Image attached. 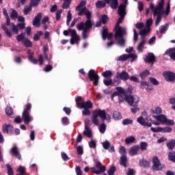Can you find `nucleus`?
Listing matches in <instances>:
<instances>
[{
    "instance_id": "nucleus-46",
    "label": "nucleus",
    "mask_w": 175,
    "mask_h": 175,
    "mask_svg": "<svg viewBox=\"0 0 175 175\" xmlns=\"http://www.w3.org/2000/svg\"><path fill=\"white\" fill-rule=\"evenodd\" d=\"M150 75V71H148V70H146L144 72H142L139 76L141 77V79L142 80H144V79H146V77H147L148 76Z\"/></svg>"
},
{
    "instance_id": "nucleus-49",
    "label": "nucleus",
    "mask_w": 175,
    "mask_h": 175,
    "mask_svg": "<svg viewBox=\"0 0 175 175\" xmlns=\"http://www.w3.org/2000/svg\"><path fill=\"white\" fill-rule=\"evenodd\" d=\"M102 75L103 77L107 79V77H111L113 76V72L110 70H106L103 72Z\"/></svg>"
},
{
    "instance_id": "nucleus-57",
    "label": "nucleus",
    "mask_w": 175,
    "mask_h": 175,
    "mask_svg": "<svg viewBox=\"0 0 175 175\" xmlns=\"http://www.w3.org/2000/svg\"><path fill=\"white\" fill-rule=\"evenodd\" d=\"M119 152L122 156L126 155V149L124 146H121L119 149Z\"/></svg>"
},
{
    "instance_id": "nucleus-60",
    "label": "nucleus",
    "mask_w": 175,
    "mask_h": 175,
    "mask_svg": "<svg viewBox=\"0 0 175 175\" xmlns=\"http://www.w3.org/2000/svg\"><path fill=\"white\" fill-rule=\"evenodd\" d=\"M103 147L105 148V150H109L110 147V142L109 141H105L103 144Z\"/></svg>"
},
{
    "instance_id": "nucleus-1",
    "label": "nucleus",
    "mask_w": 175,
    "mask_h": 175,
    "mask_svg": "<svg viewBox=\"0 0 175 175\" xmlns=\"http://www.w3.org/2000/svg\"><path fill=\"white\" fill-rule=\"evenodd\" d=\"M126 5H128V1L126 0L123 4H120L118 7V13L120 16V18L118 21L117 25L115 27V38L117 41L118 46H124L125 44V38L124 36L126 35V29L124 27H120L121 23H122V20L125 17V9H126Z\"/></svg>"
},
{
    "instance_id": "nucleus-19",
    "label": "nucleus",
    "mask_w": 175,
    "mask_h": 175,
    "mask_svg": "<svg viewBox=\"0 0 175 175\" xmlns=\"http://www.w3.org/2000/svg\"><path fill=\"white\" fill-rule=\"evenodd\" d=\"M117 79H120V80H123L124 81H126V80H129V75L126 71H122V72H118Z\"/></svg>"
},
{
    "instance_id": "nucleus-30",
    "label": "nucleus",
    "mask_w": 175,
    "mask_h": 175,
    "mask_svg": "<svg viewBox=\"0 0 175 175\" xmlns=\"http://www.w3.org/2000/svg\"><path fill=\"white\" fill-rule=\"evenodd\" d=\"M1 29H3V31H4L6 36H8V38H12V31H10L9 29H8L6 28V25L5 24H1Z\"/></svg>"
},
{
    "instance_id": "nucleus-44",
    "label": "nucleus",
    "mask_w": 175,
    "mask_h": 175,
    "mask_svg": "<svg viewBox=\"0 0 175 175\" xmlns=\"http://www.w3.org/2000/svg\"><path fill=\"white\" fill-rule=\"evenodd\" d=\"M167 27H169V25L167 23H166L163 25H161L159 27V32L161 33H165V32H166V31H167Z\"/></svg>"
},
{
    "instance_id": "nucleus-17",
    "label": "nucleus",
    "mask_w": 175,
    "mask_h": 175,
    "mask_svg": "<svg viewBox=\"0 0 175 175\" xmlns=\"http://www.w3.org/2000/svg\"><path fill=\"white\" fill-rule=\"evenodd\" d=\"M10 152L12 156L16 157L17 159L21 161V154H20V150H18V148H17V146L11 148Z\"/></svg>"
},
{
    "instance_id": "nucleus-39",
    "label": "nucleus",
    "mask_w": 175,
    "mask_h": 175,
    "mask_svg": "<svg viewBox=\"0 0 175 175\" xmlns=\"http://www.w3.org/2000/svg\"><path fill=\"white\" fill-rule=\"evenodd\" d=\"M126 162H127L126 155L121 156L120 165L122 166H124V167H126Z\"/></svg>"
},
{
    "instance_id": "nucleus-36",
    "label": "nucleus",
    "mask_w": 175,
    "mask_h": 175,
    "mask_svg": "<svg viewBox=\"0 0 175 175\" xmlns=\"http://www.w3.org/2000/svg\"><path fill=\"white\" fill-rule=\"evenodd\" d=\"M112 118L116 120H121V118H122V116L119 111H116L113 113Z\"/></svg>"
},
{
    "instance_id": "nucleus-4",
    "label": "nucleus",
    "mask_w": 175,
    "mask_h": 175,
    "mask_svg": "<svg viewBox=\"0 0 175 175\" xmlns=\"http://www.w3.org/2000/svg\"><path fill=\"white\" fill-rule=\"evenodd\" d=\"M85 5H87V1H85V0L81 1L79 5L76 7V10L77 12H79L78 16H83V14H85L87 19L89 20L91 19L92 14L87 10V8L84 7Z\"/></svg>"
},
{
    "instance_id": "nucleus-53",
    "label": "nucleus",
    "mask_w": 175,
    "mask_h": 175,
    "mask_svg": "<svg viewBox=\"0 0 175 175\" xmlns=\"http://www.w3.org/2000/svg\"><path fill=\"white\" fill-rule=\"evenodd\" d=\"M70 21H72V12L68 11L67 14L66 25H69V24H70Z\"/></svg>"
},
{
    "instance_id": "nucleus-45",
    "label": "nucleus",
    "mask_w": 175,
    "mask_h": 175,
    "mask_svg": "<svg viewBox=\"0 0 175 175\" xmlns=\"http://www.w3.org/2000/svg\"><path fill=\"white\" fill-rule=\"evenodd\" d=\"M23 44H24V46H25V47H31L32 46V42H31V40H29L27 38L23 40Z\"/></svg>"
},
{
    "instance_id": "nucleus-35",
    "label": "nucleus",
    "mask_w": 175,
    "mask_h": 175,
    "mask_svg": "<svg viewBox=\"0 0 175 175\" xmlns=\"http://www.w3.org/2000/svg\"><path fill=\"white\" fill-rule=\"evenodd\" d=\"M167 147L168 150H174L175 147V140L170 139V142L167 143Z\"/></svg>"
},
{
    "instance_id": "nucleus-14",
    "label": "nucleus",
    "mask_w": 175,
    "mask_h": 175,
    "mask_svg": "<svg viewBox=\"0 0 175 175\" xmlns=\"http://www.w3.org/2000/svg\"><path fill=\"white\" fill-rule=\"evenodd\" d=\"M88 76L91 81H93L94 85H98V83L99 82V75L95 74V70H90Z\"/></svg>"
},
{
    "instance_id": "nucleus-23",
    "label": "nucleus",
    "mask_w": 175,
    "mask_h": 175,
    "mask_svg": "<svg viewBox=\"0 0 175 175\" xmlns=\"http://www.w3.org/2000/svg\"><path fill=\"white\" fill-rule=\"evenodd\" d=\"M152 117L154 118V120H157L160 124H164L166 121V116L163 114H161L159 116L153 115Z\"/></svg>"
},
{
    "instance_id": "nucleus-52",
    "label": "nucleus",
    "mask_w": 175,
    "mask_h": 175,
    "mask_svg": "<svg viewBox=\"0 0 175 175\" xmlns=\"http://www.w3.org/2000/svg\"><path fill=\"white\" fill-rule=\"evenodd\" d=\"M98 129H99L100 133H104L105 132H106V124L105 123H102L99 126Z\"/></svg>"
},
{
    "instance_id": "nucleus-56",
    "label": "nucleus",
    "mask_w": 175,
    "mask_h": 175,
    "mask_svg": "<svg viewBox=\"0 0 175 175\" xmlns=\"http://www.w3.org/2000/svg\"><path fill=\"white\" fill-rule=\"evenodd\" d=\"M5 113L8 116H13V109L10 107H7L5 109Z\"/></svg>"
},
{
    "instance_id": "nucleus-27",
    "label": "nucleus",
    "mask_w": 175,
    "mask_h": 175,
    "mask_svg": "<svg viewBox=\"0 0 175 175\" xmlns=\"http://www.w3.org/2000/svg\"><path fill=\"white\" fill-rule=\"evenodd\" d=\"M83 134L88 137H92V131L88 127L87 122H85V131H83Z\"/></svg>"
},
{
    "instance_id": "nucleus-24",
    "label": "nucleus",
    "mask_w": 175,
    "mask_h": 175,
    "mask_svg": "<svg viewBox=\"0 0 175 175\" xmlns=\"http://www.w3.org/2000/svg\"><path fill=\"white\" fill-rule=\"evenodd\" d=\"M102 38L104 40H106V39H111L113 38V33H108V29L106 28L103 29L102 32Z\"/></svg>"
},
{
    "instance_id": "nucleus-34",
    "label": "nucleus",
    "mask_w": 175,
    "mask_h": 175,
    "mask_svg": "<svg viewBox=\"0 0 175 175\" xmlns=\"http://www.w3.org/2000/svg\"><path fill=\"white\" fill-rule=\"evenodd\" d=\"M42 51L44 53V57L46 61H50V59L49 58V55L47 54V51H49V46H44Z\"/></svg>"
},
{
    "instance_id": "nucleus-48",
    "label": "nucleus",
    "mask_w": 175,
    "mask_h": 175,
    "mask_svg": "<svg viewBox=\"0 0 175 175\" xmlns=\"http://www.w3.org/2000/svg\"><path fill=\"white\" fill-rule=\"evenodd\" d=\"M11 28L13 33H15V35L18 34V27L17 25H14V23H11Z\"/></svg>"
},
{
    "instance_id": "nucleus-3",
    "label": "nucleus",
    "mask_w": 175,
    "mask_h": 175,
    "mask_svg": "<svg viewBox=\"0 0 175 175\" xmlns=\"http://www.w3.org/2000/svg\"><path fill=\"white\" fill-rule=\"evenodd\" d=\"M77 28L78 31H83L82 37L83 39H87L88 38V35H87V32H88V29L92 28V22H91V19H88L85 23L81 22L77 25Z\"/></svg>"
},
{
    "instance_id": "nucleus-31",
    "label": "nucleus",
    "mask_w": 175,
    "mask_h": 175,
    "mask_svg": "<svg viewBox=\"0 0 175 175\" xmlns=\"http://www.w3.org/2000/svg\"><path fill=\"white\" fill-rule=\"evenodd\" d=\"M151 113L159 116V114H162V109L159 107H156L151 109Z\"/></svg>"
},
{
    "instance_id": "nucleus-55",
    "label": "nucleus",
    "mask_w": 175,
    "mask_h": 175,
    "mask_svg": "<svg viewBox=\"0 0 175 175\" xmlns=\"http://www.w3.org/2000/svg\"><path fill=\"white\" fill-rule=\"evenodd\" d=\"M164 124H165V125H169L170 126H172V125H174V120L167 119V118H166L165 122Z\"/></svg>"
},
{
    "instance_id": "nucleus-18",
    "label": "nucleus",
    "mask_w": 175,
    "mask_h": 175,
    "mask_svg": "<svg viewBox=\"0 0 175 175\" xmlns=\"http://www.w3.org/2000/svg\"><path fill=\"white\" fill-rule=\"evenodd\" d=\"M139 151L140 146L139 145H135L130 148L129 154L131 157H135V155H137V154H139Z\"/></svg>"
},
{
    "instance_id": "nucleus-11",
    "label": "nucleus",
    "mask_w": 175,
    "mask_h": 175,
    "mask_svg": "<svg viewBox=\"0 0 175 175\" xmlns=\"http://www.w3.org/2000/svg\"><path fill=\"white\" fill-rule=\"evenodd\" d=\"M163 76L166 81H169L170 83H174L175 82V73L166 70L163 72Z\"/></svg>"
},
{
    "instance_id": "nucleus-42",
    "label": "nucleus",
    "mask_w": 175,
    "mask_h": 175,
    "mask_svg": "<svg viewBox=\"0 0 175 175\" xmlns=\"http://www.w3.org/2000/svg\"><path fill=\"white\" fill-rule=\"evenodd\" d=\"M147 147H148V143L142 142L140 143L139 150H142V151H146V150H147Z\"/></svg>"
},
{
    "instance_id": "nucleus-2",
    "label": "nucleus",
    "mask_w": 175,
    "mask_h": 175,
    "mask_svg": "<svg viewBox=\"0 0 175 175\" xmlns=\"http://www.w3.org/2000/svg\"><path fill=\"white\" fill-rule=\"evenodd\" d=\"M163 6H165V0H161L157 6H155L152 3H151L150 5V8L152 11L154 16H157L155 22L156 27H158V25H159L161 21H162V17H163V14L165 13Z\"/></svg>"
},
{
    "instance_id": "nucleus-8",
    "label": "nucleus",
    "mask_w": 175,
    "mask_h": 175,
    "mask_svg": "<svg viewBox=\"0 0 175 175\" xmlns=\"http://www.w3.org/2000/svg\"><path fill=\"white\" fill-rule=\"evenodd\" d=\"M99 117L100 118H102V117H103V113H102V111H100V109L94 110L92 117V122L94 124V125H99Z\"/></svg>"
},
{
    "instance_id": "nucleus-59",
    "label": "nucleus",
    "mask_w": 175,
    "mask_h": 175,
    "mask_svg": "<svg viewBox=\"0 0 175 175\" xmlns=\"http://www.w3.org/2000/svg\"><path fill=\"white\" fill-rule=\"evenodd\" d=\"M120 85V79L118 78H117L116 79H113L112 81V83L111 84V85H113V87H117V85Z\"/></svg>"
},
{
    "instance_id": "nucleus-7",
    "label": "nucleus",
    "mask_w": 175,
    "mask_h": 175,
    "mask_svg": "<svg viewBox=\"0 0 175 175\" xmlns=\"http://www.w3.org/2000/svg\"><path fill=\"white\" fill-rule=\"evenodd\" d=\"M92 173H95V174H100L101 173H105L106 172V167L102 165V163L100 161L96 162V166L93 167L90 169Z\"/></svg>"
},
{
    "instance_id": "nucleus-43",
    "label": "nucleus",
    "mask_w": 175,
    "mask_h": 175,
    "mask_svg": "<svg viewBox=\"0 0 175 175\" xmlns=\"http://www.w3.org/2000/svg\"><path fill=\"white\" fill-rule=\"evenodd\" d=\"M168 159L175 163V151L172 150L168 154Z\"/></svg>"
},
{
    "instance_id": "nucleus-54",
    "label": "nucleus",
    "mask_w": 175,
    "mask_h": 175,
    "mask_svg": "<svg viewBox=\"0 0 175 175\" xmlns=\"http://www.w3.org/2000/svg\"><path fill=\"white\" fill-rule=\"evenodd\" d=\"M149 80L153 85H159V81L157 80V79L153 78V77H149Z\"/></svg>"
},
{
    "instance_id": "nucleus-40",
    "label": "nucleus",
    "mask_w": 175,
    "mask_h": 175,
    "mask_svg": "<svg viewBox=\"0 0 175 175\" xmlns=\"http://www.w3.org/2000/svg\"><path fill=\"white\" fill-rule=\"evenodd\" d=\"M139 166H142V167H145L146 169L150 167V163L146 160H141L139 161Z\"/></svg>"
},
{
    "instance_id": "nucleus-64",
    "label": "nucleus",
    "mask_w": 175,
    "mask_h": 175,
    "mask_svg": "<svg viewBox=\"0 0 175 175\" xmlns=\"http://www.w3.org/2000/svg\"><path fill=\"white\" fill-rule=\"evenodd\" d=\"M70 2L71 1H64V3H63L62 5L63 9H68V8H69V6L70 5Z\"/></svg>"
},
{
    "instance_id": "nucleus-6",
    "label": "nucleus",
    "mask_w": 175,
    "mask_h": 175,
    "mask_svg": "<svg viewBox=\"0 0 175 175\" xmlns=\"http://www.w3.org/2000/svg\"><path fill=\"white\" fill-rule=\"evenodd\" d=\"M124 100L128 103L129 106L133 107H136L139 106V102H140V99L137 96H127L124 97Z\"/></svg>"
},
{
    "instance_id": "nucleus-32",
    "label": "nucleus",
    "mask_w": 175,
    "mask_h": 175,
    "mask_svg": "<svg viewBox=\"0 0 175 175\" xmlns=\"http://www.w3.org/2000/svg\"><path fill=\"white\" fill-rule=\"evenodd\" d=\"M100 111L103 114V116L101 117L102 120H106V121H110L111 120V116L106 113V111L100 109Z\"/></svg>"
},
{
    "instance_id": "nucleus-29",
    "label": "nucleus",
    "mask_w": 175,
    "mask_h": 175,
    "mask_svg": "<svg viewBox=\"0 0 175 175\" xmlns=\"http://www.w3.org/2000/svg\"><path fill=\"white\" fill-rule=\"evenodd\" d=\"M13 131V126L10 124H3V133H10Z\"/></svg>"
},
{
    "instance_id": "nucleus-47",
    "label": "nucleus",
    "mask_w": 175,
    "mask_h": 175,
    "mask_svg": "<svg viewBox=\"0 0 175 175\" xmlns=\"http://www.w3.org/2000/svg\"><path fill=\"white\" fill-rule=\"evenodd\" d=\"M172 131H173L172 127H167V126L161 127L162 133H171Z\"/></svg>"
},
{
    "instance_id": "nucleus-9",
    "label": "nucleus",
    "mask_w": 175,
    "mask_h": 175,
    "mask_svg": "<svg viewBox=\"0 0 175 175\" xmlns=\"http://www.w3.org/2000/svg\"><path fill=\"white\" fill-rule=\"evenodd\" d=\"M151 25H152V18H149L146 21V26L144 29L140 30L139 33V35H141V36H147V35H148V33H150V30L151 29L150 28Z\"/></svg>"
},
{
    "instance_id": "nucleus-61",
    "label": "nucleus",
    "mask_w": 175,
    "mask_h": 175,
    "mask_svg": "<svg viewBox=\"0 0 175 175\" xmlns=\"http://www.w3.org/2000/svg\"><path fill=\"white\" fill-rule=\"evenodd\" d=\"M150 130L152 132L158 133L161 132L162 133V127H151Z\"/></svg>"
},
{
    "instance_id": "nucleus-50",
    "label": "nucleus",
    "mask_w": 175,
    "mask_h": 175,
    "mask_svg": "<svg viewBox=\"0 0 175 175\" xmlns=\"http://www.w3.org/2000/svg\"><path fill=\"white\" fill-rule=\"evenodd\" d=\"M25 38V34H24V33H21V34L16 36V40L18 42H22V43L23 42V40Z\"/></svg>"
},
{
    "instance_id": "nucleus-63",
    "label": "nucleus",
    "mask_w": 175,
    "mask_h": 175,
    "mask_svg": "<svg viewBox=\"0 0 175 175\" xmlns=\"http://www.w3.org/2000/svg\"><path fill=\"white\" fill-rule=\"evenodd\" d=\"M40 2V0H31L30 5L31 6H38Z\"/></svg>"
},
{
    "instance_id": "nucleus-16",
    "label": "nucleus",
    "mask_w": 175,
    "mask_h": 175,
    "mask_svg": "<svg viewBox=\"0 0 175 175\" xmlns=\"http://www.w3.org/2000/svg\"><path fill=\"white\" fill-rule=\"evenodd\" d=\"M77 107L78 109H92V103L88 100L87 102L82 101V103H77Z\"/></svg>"
},
{
    "instance_id": "nucleus-12",
    "label": "nucleus",
    "mask_w": 175,
    "mask_h": 175,
    "mask_svg": "<svg viewBox=\"0 0 175 175\" xmlns=\"http://www.w3.org/2000/svg\"><path fill=\"white\" fill-rule=\"evenodd\" d=\"M70 33L71 36V38L70 40V44H75L76 43H79L80 42V36L77 34V31L75 29L70 30Z\"/></svg>"
},
{
    "instance_id": "nucleus-58",
    "label": "nucleus",
    "mask_w": 175,
    "mask_h": 175,
    "mask_svg": "<svg viewBox=\"0 0 175 175\" xmlns=\"http://www.w3.org/2000/svg\"><path fill=\"white\" fill-rule=\"evenodd\" d=\"M6 167L8 169V174L13 175V168H12V165H10V164H7Z\"/></svg>"
},
{
    "instance_id": "nucleus-26",
    "label": "nucleus",
    "mask_w": 175,
    "mask_h": 175,
    "mask_svg": "<svg viewBox=\"0 0 175 175\" xmlns=\"http://www.w3.org/2000/svg\"><path fill=\"white\" fill-rule=\"evenodd\" d=\"M164 54L165 55H169L171 59H174V61H175V48L167 49Z\"/></svg>"
},
{
    "instance_id": "nucleus-10",
    "label": "nucleus",
    "mask_w": 175,
    "mask_h": 175,
    "mask_svg": "<svg viewBox=\"0 0 175 175\" xmlns=\"http://www.w3.org/2000/svg\"><path fill=\"white\" fill-rule=\"evenodd\" d=\"M28 59L30 61V62H32V64H38L39 62V65L42 66L43 65L44 59H43V55H38V59L33 57V53L31 52L29 53L28 55Z\"/></svg>"
},
{
    "instance_id": "nucleus-41",
    "label": "nucleus",
    "mask_w": 175,
    "mask_h": 175,
    "mask_svg": "<svg viewBox=\"0 0 175 175\" xmlns=\"http://www.w3.org/2000/svg\"><path fill=\"white\" fill-rule=\"evenodd\" d=\"M110 2L111 9H117L118 8V0H110Z\"/></svg>"
},
{
    "instance_id": "nucleus-5",
    "label": "nucleus",
    "mask_w": 175,
    "mask_h": 175,
    "mask_svg": "<svg viewBox=\"0 0 175 175\" xmlns=\"http://www.w3.org/2000/svg\"><path fill=\"white\" fill-rule=\"evenodd\" d=\"M32 105L31 103L26 105V109H25L22 113V120H23L25 124L28 125L31 121H32V116H31V109Z\"/></svg>"
},
{
    "instance_id": "nucleus-37",
    "label": "nucleus",
    "mask_w": 175,
    "mask_h": 175,
    "mask_svg": "<svg viewBox=\"0 0 175 175\" xmlns=\"http://www.w3.org/2000/svg\"><path fill=\"white\" fill-rule=\"evenodd\" d=\"M136 142V138L134 136H130L125 139V143L127 144H131L132 143H135Z\"/></svg>"
},
{
    "instance_id": "nucleus-15",
    "label": "nucleus",
    "mask_w": 175,
    "mask_h": 175,
    "mask_svg": "<svg viewBox=\"0 0 175 175\" xmlns=\"http://www.w3.org/2000/svg\"><path fill=\"white\" fill-rule=\"evenodd\" d=\"M129 58H131V62H133L135 59H137V56L133 53L123 54L118 57V61H126Z\"/></svg>"
},
{
    "instance_id": "nucleus-21",
    "label": "nucleus",
    "mask_w": 175,
    "mask_h": 175,
    "mask_svg": "<svg viewBox=\"0 0 175 175\" xmlns=\"http://www.w3.org/2000/svg\"><path fill=\"white\" fill-rule=\"evenodd\" d=\"M137 122H139V124H140L143 126H148L149 128H150V126L152 125L151 122H148L146 121V120L144 119V118H143V116L139 117L137 119Z\"/></svg>"
},
{
    "instance_id": "nucleus-33",
    "label": "nucleus",
    "mask_w": 175,
    "mask_h": 175,
    "mask_svg": "<svg viewBox=\"0 0 175 175\" xmlns=\"http://www.w3.org/2000/svg\"><path fill=\"white\" fill-rule=\"evenodd\" d=\"M106 6V3L103 1H98L96 3V8L97 9H103Z\"/></svg>"
},
{
    "instance_id": "nucleus-51",
    "label": "nucleus",
    "mask_w": 175,
    "mask_h": 175,
    "mask_svg": "<svg viewBox=\"0 0 175 175\" xmlns=\"http://www.w3.org/2000/svg\"><path fill=\"white\" fill-rule=\"evenodd\" d=\"M132 124H133V120H130L129 118L124 119L122 121L123 125H132Z\"/></svg>"
},
{
    "instance_id": "nucleus-22",
    "label": "nucleus",
    "mask_w": 175,
    "mask_h": 175,
    "mask_svg": "<svg viewBox=\"0 0 175 175\" xmlns=\"http://www.w3.org/2000/svg\"><path fill=\"white\" fill-rule=\"evenodd\" d=\"M145 62L146 64H154L155 62V55H154V53H148L145 58Z\"/></svg>"
},
{
    "instance_id": "nucleus-62",
    "label": "nucleus",
    "mask_w": 175,
    "mask_h": 175,
    "mask_svg": "<svg viewBox=\"0 0 175 175\" xmlns=\"http://www.w3.org/2000/svg\"><path fill=\"white\" fill-rule=\"evenodd\" d=\"M18 172H19V173H21L22 175L25 174V167L19 166L18 168Z\"/></svg>"
},
{
    "instance_id": "nucleus-38",
    "label": "nucleus",
    "mask_w": 175,
    "mask_h": 175,
    "mask_svg": "<svg viewBox=\"0 0 175 175\" xmlns=\"http://www.w3.org/2000/svg\"><path fill=\"white\" fill-rule=\"evenodd\" d=\"M11 14H10V17L12 20H16L18 17V13H17V11L14 9H11Z\"/></svg>"
},
{
    "instance_id": "nucleus-28",
    "label": "nucleus",
    "mask_w": 175,
    "mask_h": 175,
    "mask_svg": "<svg viewBox=\"0 0 175 175\" xmlns=\"http://www.w3.org/2000/svg\"><path fill=\"white\" fill-rule=\"evenodd\" d=\"M116 90L118 91L119 96H121L122 98H123V99H125V96H126V91H125V90H124L122 88L116 87Z\"/></svg>"
},
{
    "instance_id": "nucleus-13",
    "label": "nucleus",
    "mask_w": 175,
    "mask_h": 175,
    "mask_svg": "<svg viewBox=\"0 0 175 175\" xmlns=\"http://www.w3.org/2000/svg\"><path fill=\"white\" fill-rule=\"evenodd\" d=\"M152 169L153 170H162L163 167H165V165L161 164V162L159 161V159L157 157H154L152 159Z\"/></svg>"
},
{
    "instance_id": "nucleus-20",
    "label": "nucleus",
    "mask_w": 175,
    "mask_h": 175,
    "mask_svg": "<svg viewBox=\"0 0 175 175\" xmlns=\"http://www.w3.org/2000/svg\"><path fill=\"white\" fill-rule=\"evenodd\" d=\"M142 40L137 46V50L139 53H142L143 51V47H144V44L147 43V40H146V36H142Z\"/></svg>"
},
{
    "instance_id": "nucleus-25",
    "label": "nucleus",
    "mask_w": 175,
    "mask_h": 175,
    "mask_svg": "<svg viewBox=\"0 0 175 175\" xmlns=\"http://www.w3.org/2000/svg\"><path fill=\"white\" fill-rule=\"evenodd\" d=\"M40 20H42V13H38L33 21V25L37 27H39L40 25Z\"/></svg>"
}]
</instances>
